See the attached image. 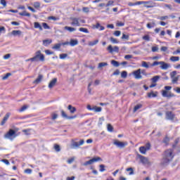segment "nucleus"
Listing matches in <instances>:
<instances>
[{"instance_id": "f257e3e1", "label": "nucleus", "mask_w": 180, "mask_h": 180, "mask_svg": "<svg viewBox=\"0 0 180 180\" xmlns=\"http://www.w3.org/2000/svg\"><path fill=\"white\" fill-rule=\"evenodd\" d=\"M174 150L172 149L167 150L163 155V158L161 160V165H168L171 161L174 159Z\"/></svg>"}, {"instance_id": "f03ea898", "label": "nucleus", "mask_w": 180, "mask_h": 180, "mask_svg": "<svg viewBox=\"0 0 180 180\" xmlns=\"http://www.w3.org/2000/svg\"><path fill=\"white\" fill-rule=\"evenodd\" d=\"M44 61V55L42 54L41 51H37L35 56L27 60V61Z\"/></svg>"}, {"instance_id": "7ed1b4c3", "label": "nucleus", "mask_w": 180, "mask_h": 180, "mask_svg": "<svg viewBox=\"0 0 180 180\" xmlns=\"http://www.w3.org/2000/svg\"><path fill=\"white\" fill-rule=\"evenodd\" d=\"M155 65H160L161 70H168V68H169V64L166 63L164 61H160V62L155 61L152 64V66L155 67Z\"/></svg>"}, {"instance_id": "20e7f679", "label": "nucleus", "mask_w": 180, "mask_h": 180, "mask_svg": "<svg viewBox=\"0 0 180 180\" xmlns=\"http://www.w3.org/2000/svg\"><path fill=\"white\" fill-rule=\"evenodd\" d=\"M16 138V131L13 129H10L5 135L4 139H8V140H13Z\"/></svg>"}, {"instance_id": "39448f33", "label": "nucleus", "mask_w": 180, "mask_h": 180, "mask_svg": "<svg viewBox=\"0 0 180 180\" xmlns=\"http://www.w3.org/2000/svg\"><path fill=\"white\" fill-rule=\"evenodd\" d=\"M150 148H151V144L150 143V142H148L145 146H141L139 148V152L141 153V154L146 155L147 151H148Z\"/></svg>"}, {"instance_id": "423d86ee", "label": "nucleus", "mask_w": 180, "mask_h": 180, "mask_svg": "<svg viewBox=\"0 0 180 180\" xmlns=\"http://www.w3.org/2000/svg\"><path fill=\"white\" fill-rule=\"evenodd\" d=\"M114 146H116L117 148H124L127 146V141L122 142L119 140H115L113 142Z\"/></svg>"}, {"instance_id": "0eeeda50", "label": "nucleus", "mask_w": 180, "mask_h": 180, "mask_svg": "<svg viewBox=\"0 0 180 180\" xmlns=\"http://www.w3.org/2000/svg\"><path fill=\"white\" fill-rule=\"evenodd\" d=\"M101 158L97 157V158H94L91 159L89 161L85 162L84 163H82V165H83L84 167H86L88 165H92V164H94V162H98V161H101Z\"/></svg>"}, {"instance_id": "6e6552de", "label": "nucleus", "mask_w": 180, "mask_h": 180, "mask_svg": "<svg viewBox=\"0 0 180 180\" xmlns=\"http://www.w3.org/2000/svg\"><path fill=\"white\" fill-rule=\"evenodd\" d=\"M135 79H142L143 76L141 75V69H138L132 72Z\"/></svg>"}, {"instance_id": "1a4fd4ad", "label": "nucleus", "mask_w": 180, "mask_h": 180, "mask_svg": "<svg viewBox=\"0 0 180 180\" xmlns=\"http://www.w3.org/2000/svg\"><path fill=\"white\" fill-rule=\"evenodd\" d=\"M119 46H112V45H109L107 48V50L111 54H113V53H119Z\"/></svg>"}, {"instance_id": "9d476101", "label": "nucleus", "mask_w": 180, "mask_h": 180, "mask_svg": "<svg viewBox=\"0 0 180 180\" xmlns=\"http://www.w3.org/2000/svg\"><path fill=\"white\" fill-rule=\"evenodd\" d=\"M84 143H85V141H84V139H81L79 143L77 141H74L71 144V148H78L79 146H83Z\"/></svg>"}, {"instance_id": "9b49d317", "label": "nucleus", "mask_w": 180, "mask_h": 180, "mask_svg": "<svg viewBox=\"0 0 180 180\" xmlns=\"http://www.w3.org/2000/svg\"><path fill=\"white\" fill-rule=\"evenodd\" d=\"M71 25L72 26H81V24L79 23V18H70Z\"/></svg>"}, {"instance_id": "f8f14e48", "label": "nucleus", "mask_w": 180, "mask_h": 180, "mask_svg": "<svg viewBox=\"0 0 180 180\" xmlns=\"http://www.w3.org/2000/svg\"><path fill=\"white\" fill-rule=\"evenodd\" d=\"M162 95L164 98H174L175 94L171 93V92H168V91L167 90H163Z\"/></svg>"}, {"instance_id": "ddd939ff", "label": "nucleus", "mask_w": 180, "mask_h": 180, "mask_svg": "<svg viewBox=\"0 0 180 180\" xmlns=\"http://www.w3.org/2000/svg\"><path fill=\"white\" fill-rule=\"evenodd\" d=\"M175 117V115L171 111H167L166 112V119L167 120H174V118Z\"/></svg>"}, {"instance_id": "4468645a", "label": "nucleus", "mask_w": 180, "mask_h": 180, "mask_svg": "<svg viewBox=\"0 0 180 180\" xmlns=\"http://www.w3.org/2000/svg\"><path fill=\"white\" fill-rule=\"evenodd\" d=\"M139 158L140 159V161L142 164H148V158H147L141 155H139Z\"/></svg>"}, {"instance_id": "2eb2a0df", "label": "nucleus", "mask_w": 180, "mask_h": 180, "mask_svg": "<svg viewBox=\"0 0 180 180\" xmlns=\"http://www.w3.org/2000/svg\"><path fill=\"white\" fill-rule=\"evenodd\" d=\"M9 116H11V113L7 112L1 122V126H4V124H5L6 122H8V119H9Z\"/></svg>"}, {"instance_id": "dca6fc26", "label": "nucleus", "mask_w": 180, "mask_h": 180, "mask_svg": "<svg viewBox=\"0 0 180 180\" xmlns=\"http://www.w3.org/2000/svg\"><path fill=\"white\" fill-rule=\"evenodd\" d=\"M56 84H57V78H54V79H53L50 82V83H49V88L50 89H51V88H53V86H56Z\"/></svg>"}, {"instance_id": "f3484780", "label": "nucleus", "mask_w": 180, "mask_h": 180, "mask_svg": "<svg viewBox=\"0 0 180 180\" xmlns=\"http://www.w3.org/2000/svg\"><path fill=\"white\" fill-rule=\"evenodd\" d=\"M68 110H70V113L72 115L74 113H75V112H77V108H75V107H73L72 105H69L68 106Z\"/></svg>"}, {"instance_id": "a211bd4d", "label": "nucleus", "mask_w": 180, "mask_h": 180, "mask_svg": "<svg viewBox=\"0 0 180 180\" xmlns=\"http://www.w3.org/2000/svg\"><path fill=\"white\" fill-rule=\"evenodd\" d=\"M64 30H68V32H70V33H72V32H75V30H77V28L65 26L64 27Z\"/></svg>"}, {"instance_id": "6ab92c4d", "label": "nucleus", "mask_w": 180, "mask_h": 180, "mask_svg": "<svg viewBox=\"0 0 180 180\" xmlns=\"http://www.w3.org/2000/svg\"><path fill=\"white\" fill-rule=\"evenodd\" d=\"M77 45H78V40L71 39L70 41V46H71L72 47H74L75 46H77Z\"/></svg>"}, {"instance_id": "aec40b11", "label": "nucleus", "mask_w": 180, "mask_h": 180, "mask_svg": "<svg viewBox=\"0 0 180 180\" xmlns=\"http://www.w3.org/2000/svg\"><path fill=\"white\" fill-rule=\"evenodd\" d=\"M98 27H100V30H105V27L101 26L99 22H97L96 25H93V29H98Z\"/></svg>"}, {"instance_id": "412c9836", "label": "nucleus", "mask_w": 180, "mask_h": 180, "mask_svg": "<svg viewBox=\"0 0 180 180\" xmlns=\"http://www.w3.org/2000/svg\"><path fill=\"white\" fill-rule=\"evenodd\" d=\"M43 79V75H39L38 77L34 81V84H40Z\"/></svg>"}, {"instance_id": "4be33fe9", "label": "nucleus", "mask_w": 180, "mask_h": 180, "mask_svg": "<svg viewBox=\"0 0 180 180\" xmlns=\"http://www.w3.org/2000/svg\"><path fill=\"white\" fill-rule=\"evenodd\" d=\"M11 34H13V36H20V34H22V31L20 30H13L11 32Z\"/></svg>"}, {"instance_id": "5701e85b", "label": "nucleus", "mask_w": 180, "mask_h": 180, "mask_svg": "<svg viewBox=\"0 0 180 180\" xmlns=\"http://www.w3.org/2000/svg\"><path fill=\"white\" fill-rule=\"evenodd\" d=\"M98 43H99V40L96 39L94 41H89V46H96V44H98Z\"/></svg>"}, {"instance_id": "b1692460", "label": "nucleus", "mask_w": 180, "mask_h": 180, "mask_svg": "<svg viewBox=\"0 0 180 180\" xmlns=\"http://www.w3.org/2000/svg\"><path fill=\"white\" fill-rule=\"evenodd\" d=\"M170 61H172V63L179 61V56H172L170 58Z\"/></svg>"}, {"instance_id": "393cba45", "label": "nucleus", "mask_w": 180, "mask_h": 180, "mask_svg": "<svg viewBox=\"0 0 180 180\" xmlns=\"http://www.w3.org/2000/svg\"><path fill=\"white\" fill-rule=\"evenodd\" d=\"M34 27H35V29H39V30H43V27H41V25H40L39 22H34Z\"/></svg>"}, {"instance_id": "a878e982", "label": "nucleus", "mask_w": 180, "mask_h": 180, "mask_svg": "<svg viewBox=\"0 0 180 180\" xmlns=\"http://www.w3.org/2000/svg\"><path fill=\"white\" fill-rule=\"evenodd\" d=\"M93 110L96 112H102V107L94 106L93 107Z\"/></svg>"}, {"instance_id": "bb28decb", "label": "nucleus", "mask_w": 180, "mask_h": 180, "mask_svg": "<svg viewBox=\"0 0 180 180\" xmlns=\"http://www.w3.org/2000/svg\"><path fill=\"white\" fill-rule=\"evenodd\" d=\"M67 57H68V53H61L59 55V58H60V60H65V58H67Z\"/></svg>"}, {"instance_id": "cd10ccee", "label": "nucleus", "mask_w": 180, "mask_h": 180, "mask_svg": "<svg viewBox=\"0 0 180 180\" xmlns=\"http://www.w3.org/2000/svg\"><path fill=\"white\" fill-rule=\"evenodd\" d=\"M19 15H20V16H27L30 18V13L26 12V11H24L22 13H19Z\"/></svg>"}, {"instance_id": "c85d7f7f", "label": "nucleus", "mask_w": 180, "mask_h": 180, "mask_svg": "<svg viewBox=\"0 0 180 180\" xmlns=\"http://www.w3.org/2000/svg\"><path fill=\"white\" fill-rule=\"evenodd\" d=\"M44 46H49V44H51V39H45L43 41Z\"/></svg>"}, {"instance_id": "c756f323", "label": "nucleus", "mask_w": 180, "mask_h": 180, "mask_svg": "<svg viewBox=\"0 0 180 180\" xmlns=\"http://www.w3.org/2000/svg\"><path fill=\"white\" fill-rule=\"evenodd\" d=\"M142 106H143V105H142L141 104H138V105H136L134 107V112H137V110H139V109H141Z\"/></svg>"}, {"instance_id": "7c9ffc66", "label": "nucleus", "mask_w": 180, "mask_h": 180, "mask_svg": "<svg viewBox=\"0 0 180 180\" xmlns=\"http://www.w3.org/2000/svg\"><path fill=\"white\" fill-rule=\"evenodd\" d=\"M127 172H129V175H134V170H133V168L129 167L126 169Z\"/></svg>"}, {"instance_id": "2f4dec72", "label": "nucleus", "mask_w": 180, "mask_h": 180, "mask_svg": "<svg viewBox=\"0 0 180 180\" xmlns=\"http://www.w3.org/2000/svg\"><path fill=\"white\" fill-rule=\"evenodd\" d=\"M141 66L143 68H150V65H148V63H147L146 61H142Z\"/></svg>"}, {"instance_id": "473e14b6", "label": "nucleus", "mask_w": 180, "mask_h": 180, "mask_svg": "<svg viewBox=\"0 0 180 180\" xmlns=\"http://www.w3.org/2000/svg\"><path fill=\"white\" fill-rule=\"evenodd\" d=\"M110 40L111 43H112L113 44H119V41H117V39H116L115 38L110 37Z\"/></svg>"}, {"instance_id": "72a5a7b5", "label": "nucleus", "mask_w": 180, "mask_h": 180, "mask_svg": "<svg viewBox=\"0 0 180 180\" xmlns=\"http://www.w3.org/2000/svg\"><path fill=\"white\" fill-rule=\"evenodd\" d=\"M157 94H155L154 92H150L148 94V98H156Z\"/></svg>"}, {"instance_id": "f704fd0d", "label": "nucleus", "mask_w": 180, "mask_h": 180, "mask_svg": "<svg viewBox=\"0 0 180 180\" xmlns=\"http://www.w3.org/2000/svg\"><path fill=\"white\" fill-rule=\"evenodd\" d=\"M107 129H108V131H110V133H112V131H113V127L112 126V124H108L107 125Z\"/></svg>"}, {"instance_id": "c9c22d12", "label": "nucleus", "mask_w": 180, "mask_h": 180, "mask_svg": "<svg viewBox=\"0 0 180 180\" xmlns=\"http://www.w3.org/2000/svg\"><path fill=\"white\" fill-rule=\"evenodd\" d=\"M30 129H23L22 133H25V136H30Z\"/></svg>"}, {"instance_id": "e433bc0d", "label": "nucleus", "mask_w": 180, "mask_h": 180, "mask_svg": "<svg viewBox=\"0 0 180 180\" xmlns=\"http://www.w3.org/2000/svg\"><path fill=\"white\" fill-rule=\"evenodd\" d=\"M61 45H62L61 44H55L54 46L52 47V49L53 50H59V49H60V47H61Z\"/></svg>"}, {"instance_id": "4c0bfd02", "label": "nucleus", "mask_w": 180, "mask_h": 180, "mask_svg": "<svg viewBox=\"0 0 180 180\" xmlns=\"http://www.w3.org/2000/svg\"><path fill=\"white\" fill-rule=\"evenodd\" d=\"M179 77L180 76H177V77H172V82L173 83V84H175V83H176V82H178V80L179 79Z\"/></svg>"}, {"instance_id": "58836bf2", "label": "nucleus", "mask_w": 180, "mask_h": 180, "mask_svg": "<svg viewBox=\"0 0 180 180\" xmlns=\"http://www.w3.org/2000/svg\"><path fill=\"white\" fill-rule=\"evenodd\" d=\"M111 64L112 65H113L114 67H119V65H120V64H119V62L116 61V60H112L111 61Z\"/></svg>"}, {"instance_id": "ea45409f", "label": "nucleus", "mask_w": 180, "mask_h": 180, "mask_svg": "<svg viewBox=\"0 0 180 180\" xmlns=\"http://www.w3.org/2000/svg\"><path fill=\"white\" fill-rule=\"evenodd\" d=\"M79 30V32H82L83 33H89V31L86 28L80 27Z\"/></svg>"}, {"instance_id": "a19ab883", "label": "nucleus", "mask_w": 180, "mask_h": 180, "mask_svg": "<svg viewBox=\"0 0 180 180\" xmlns=\"http://www.w3.org/2000/svg\"><path fill=\"white\" fill-rule=\"evenodd\" d=\"M99 168L100 172H105V171H106V169H105V166L103 165H100Z\"/></svg>"}, {"instance_id": "79ce46f5", "label": "nucleus", "mask_w": 180, "mask_h": 180, "mask_svg": "<svg viewBox=\"0 0 180 180\" xmlns=\"http://www.w3.org/2000/svg\"><path fill=\"white\" fill-rule=\"evenodd\" d=\"M103 122H105V118L103 117H100L98 120V126H102Z\"/></svg>"}, {"instance_id": "37998d69", "label": "nucleus", "mask_w": 180, "mask_h": 180, "mask_svg": "<svg viewBox=\"0 0 180 180\" xmlns=\"http://www.w3.org/2000/svg\"><path fill=\"white\" fill-rule=\"evenodd\" d=\"M40 6H41L40 2L37 1L34 3V8H36V9H39Z\"/></svg>"}, {"instance_id": "c03bdc74", "label": "nucleus", "mask_w": 180, "mask_h": 180, "mask_svg": "<svg viewBox=\"0 0 180 180\" xmlns=\"http://www.w3.org/2000/svg\"><path fill=\"white\" fill-rule=\"evenodd\" d=\"M82 11L84 13H89V7H83Z\"/></svg>"}, {"instance_id": "a18cd8bd", "label": "nucleus", "mask_w": 180, "mask_h": 180, "mask_svg": "<svg viewBox=\"0 0 180 180\" xmlns=\"http://www.w3.org/2000/svg\"><path fill=\"white\" fill-rule=\"evenodd\" d=\"M106 65H108V63H100L98 68H102V67H106Z\"/></svg>"}, {"instance_id": "49530a36", "label": "nucleus", "mask_w": 180, "mask_h": 180, "mask_svg": "<svg viewBox=\"0 0 180 180\" xmlns=\"http://www.w3.org/2000/svg\"><path fill=\"white\" fill-rule=\"evenodd\" d=\"M121 77L122 78H127V72H126V71L122 72Z\"/></svg>"}, {"instance_id": "de8ad7c7", "label": "nucleus", "mask_w": 180, "mask_h": 180, "mask_svg": "<svg viewBox=\"0 0 180 180\" xmlns=\"http://www.w3.org/2000/svg\"><path fill=\"white\" fill-rule=\"evenodd\" d=\"M122 40H129V37L125 34H122V37H121Z\"/></svg>"}, {"instance_id": "09e8293b", "label": "nucleus", "mask_w": 180, "mask_h": 180, "mask_svg": "<svg viewBox=\"0 0 180 180\" xmlns=\"http://www.w3.org/2000/svg\"><path fill=\"white\" fill-rule=\"evenodd\" d=\"M160 78V76H155L153 77L151 80H152V82H157V81H158V79Z\"/></svg>"}, {"instance_id": "8fccbe9b", "label": "nucleus", "mask_w": 180, "mask_h": 180, "mask_svg": "<svg viewBox=\"0 0 180 180\" xmlns=\"http://www.w3.org/2000/svg\"><path fill=\"white\" fill-rule=\"evenodd\" d=\"M168 15H165V16H161V17H158V19H159V20H166V19H168Z\"/></svg>"}, {"instance_id": "3c124183", "label": "nucleus", "mask_w": 180, "mask_h": 180, "mask_svg": "<svg viewBox=\"0 0 180 180\" xmlns=\"http://www.w3.org/2000/svg\"><path fill=\"white\" fill-rule=\"evenodd\" d=\"M61 116L62 117H64L65 119H67L68 117V115L64 112V110H61Z\"/></svg>"}, {"instance_id": "603ef678", "label": "nucleus", "mask_w": 180, "mask_h": 180, "mask_svg": "<svg viewBox=\"0 0 180 180\" xmlns=\"http://www.w3.org/2000/svg\"><path fill=\"white\" fill-rule=\"evenodd\" d=\"M143 4H148V1H137L135 3V6L143 5Z\"/></svg>"}, {"instance_id": "864d4df0", "label": "nucleus", "mask_w": 180, "mask_h": 180, "mask_svg": "<svg viewBox=\"0 0 180 180\" xmlns=\"http://www.w3.org/2000/svg\"><path fill=\"white\" fill-rule=\"evenodd\" d=\"M27 108H29V106L27 105H23L20 109V112H25V110H26V109H27Z\"/></svg>"}, {"instance_id": "5fc2aeb1", "label": "nucleus", "mask_w": 180, "mask_h": 180, "mask_svg": "<svg viewBox=\"0 0 180 180\" xmlns=\"http://www.w3.org/2000/svg\"><path fill=\"white\" fill-rule=\"evenodd\" d=\"M120 34H122V32H120V31H115L114 32V36H116V37H119V36H120Z\"/></svg>"}, {"instance_id": "6e6d98bb", "label": "nucleus", "mask_w": 180, "mask_h": 180, "mask_svg": "<svg viewBox=\"0 0 180 180\" xmlns=\"http://www.w3.org/2000/svg\"><path fill=\"white\" fill-rule=\"evenodd\" d=\"M113 4H115V2L112 0H110L108 4L105 5L106 7L108 6H112V5H113Z\"/></svg>"}, {"instance_id": "4d7b16f0", "label": "nucleus", "mask_w": 180, "mask_h": 180, "mask_svg": "<svg viewBox=\"0 0 180 180\" xmlns=\"http://www.w3.org/2000/svg\"><path fill=\"white\" fill-rule=\"evenodd\" d=\"M75 160V158H71L70 159L68 160V164H72L74 161Z\"/></svg>"}, {"instance_id": "13d9d810", "label": "nucleus", "mask_w": 180, "mask_h": 180, "mask_svg": "<svg viewBox=\"0 0 180 180\" xmlns=\"http://www.w3.org/2000/svg\"><path fill=\"white\" fill-rule=\"evenodd\" d=\"M54 148H55V150L57 151V153H59V151H60V146H58V145H57V144H56L55 146H54Z\"/></svg>"}, {"instance_id": "bf43d9fd", "label": "nucleus", "mask_w": 180, "mask_h": 180, "mask_svg": "<svg viewBox=\"0 0 180 180\" xmlns=\"http://www.w3.org/2000/svg\"><path fill=\"white\" fill-rule=\"evenodd\" d=\"M143 39L146 40V41H150V36L149 35H145L143 37Z\"/></svg>"}, {"instance_id": "052dcab7", "label": "nucleus", "mask_w": 180, "mask_h": 180, "mask_svg": "<svg viewBox=\"0 0 180 180\" xmlns=\"http://www.w3.org/2000/svg\"><path fill=\"white\" fill-rule=\"evenodd\" d=\"M1 5H3L4 8H6V0H1L0 1Z\"/></svg>"}, {"instance_id": "680f3d73", "label": "nucleus", "mask_w": 180, "mask_h": 180, "mask_svg": "<svg viewBox=\"0 0 180 180\" xmlns=\"http://www.w3.org/2000/svg\"><path fill=\"white\" fill-rule=\"evenodd\" d=\"M11 73H7L5 76L3 77L2 79L5 81V79H8L9 77H11Z\"/></svg>"}, {"instance_id": "e2e57ef3", "label": "nucleus", "mask_w": 180, "mask_h": 180, "mask_svg": "<svg viewBox=\"0 0 180 180\" xmlns=\"http://www.w3.org/2000/svg\"><path fill=\"white\" fill-rule=\"evenodd\" d=\"M45 53L47 54V56H51V54H54V52L51 51L50 50H46Z\"/></svg>"}, {"instance_id": "0e129e2a", "label": "nucleus", "mask_w": 180, "mask_h": 180, "mask_svg": "<svg viewBox=\"0 0 180 180\" xmlns=\"http://www.w3.org/2000/svg\"><path fill=\"white\" fill-rule=\"evenodd\" d=\"M42 26H43L44 29H50V26H49V25H47V23H46V22H43Z\"/></svg>"}, {"instance_id": "69168bd1", "label": "nucleus", "mask_w": 180, "mask_h": 180, "mask_svg": "<svg viewBox=\"0 0 180 180\" xmlns=\"http://www.w3.org/2000/svg\"><path fill=\"white\" fill-rule=\"evenodd\" d=\"M176 76V71H173L170 73L171 78H174Z\"/></svg>"}, {"instance_id": "338daca9", "label": "nucleus", "mask_w": 180, "mask_h": 180, "mask_svg": "<svg viewBox=\"0 0 180 180\" xmlns=\"http://www.w3.org/2000/svg\"><path fill=\"white\" fill-rule=\"evenodd\" d=\"M24 172H25V174H32V169H26L24 171Z\"/></svg>"}, {"instance_id": "774afa93", "label": "nucleus", "mask_w": 180, "mask_h": 180, "mask_svg": "<svg viewBox=\"0 0 180 180\" xmlns=\"http://www.w3.org/2000/svg\"><path fill=\"white\" fill-rule=\"evenodd\" d=\"M1 161V162H4V164H6V165H9V160H8L6 159H3Z\"/></svg>"}]
</instances>
